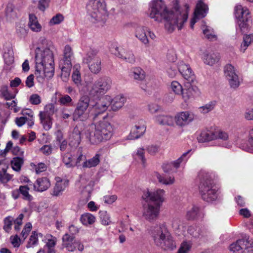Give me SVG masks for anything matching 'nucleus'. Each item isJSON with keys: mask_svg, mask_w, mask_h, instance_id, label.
I'll return each instance as SVG.
<instances>
[{"mask_svg": "<svg viewBox=\"0 0 253 253\" xmlns=\"http://www.w3.org/2000/svg\"><path fill=\"white\" fill-rule=\"evenodd\" d=\"M176 5L169 10L162 0H154L149 4V16L155 21L161 22L162 19L166 21L165 28L169 32H172L175 27L181 30L183 24L187 21L189 6L184 5V10L181 11L177 7V0H175Z\"/></svg>", "mask_w": 253, "mask_h": 253, "instance_id": "obj_1", "label": "nucleus"}, {"mask_svg": "<svg viewBox=\"0 0 253 253\" xmlns=\"http://www.w3.org/2000/svg\"><path fill=\"white\" fill-rule=\"evenodd\" d=\"M165 191L158 189L150 191L146 190L143 192L142 199L148 204L143 205V216L147 220H155L158 216L160 208L164 201Z\"/></svg>", "mask_w": 253, "mask_h": 253, "instance_id": "obj_2", "label": "nucleus"}, {"mask_svg": "<svg viewBox=\"0 0 253 253\" xmlns=\"http://www.w3.org/2000/svg\"><path fill=\"white\" fill-rule=\"evenodd\" d=\"M113 131V126L106 116L103 117L102 120L90 125L85 132V135L91 144H96L110 139Z\"/></svg>", "mask_w": 253, "mask_h": 253, "instance_id": "obj_3", "label": "nucleus"}, {"mask_svg": "<svg viewBox=\"0 0 253 253\" xmlns=\"http://www.w3.org/2000/svg\"><path fill=\"white\" fill-rule=\"evenodd\" d=\"M199 180V191L202 199L208 203H212L217 199V190L214 188L211 176L206 170H201L198 175Z\"/></svg>", "mask_w": 253, "mask_h": 253, "instance_id": "obj_4", "label": "nucleus"}, {"mask_svg": "<svg viewBox=\"0 0 253 253\" xmlns=\"http://www.w3.org/2000/svg\"><path fill=\"white\" fill-rule=\"evenodd\" d=\"M90 97V96L84 95L80 98L73 114L74 121L78 120L83 121L86 120L87 115L85 114V112L88 108L90 109L91 114L93 116V119L94 120L99 115L101 114V113H97L95 110L92 107V105L96 104L97 101L93 102V100H91Z\"/></svg>", "mask_w": 253, "mask_h": 253, "instance_id": "obj_5", "label": "nucleus"}, {"mask_svg": "<svg viewBox=\"0 0 253 253\" xmlns=\"http://www.w3.org/2000/svg\"><path fill=\"white\" fill-rule=\"evenodd\" d=\"M88 13L92 22L102 26L108 16L107 10L104 0H89L86 4Z\"/></svg>", "mask_w": 253, "mask_h": 253, "instance_id": "obj_6", "label": "nucleus"}, {"mask_svg": "<svg viewBox=\"0 0 253 253\" xmlns=\"http://www.w3.org/2000/svg\"><path fill=\"white\" fill-rule=\"evenodd\" d=\"M126 101V98L122 94L117 95L113 99L109 95H106L97 101V103L93 106L97 113H103L108 107L111 105L113 111H117L124 105Z\"/></svg>", "mask_w": 253, "mask_h": 253, "instance_id": "obj_7", "label": "nucleus"}, {"mask_svg": "<svg viewBox=\"0 0 253 253\" xmlns=\"http://www.w3.org/2000/svg\"><path fill=\"white\" fill-rule=\"evenodd\" d=\"M111 81L109 77L99 78L93 83L87 85V90L90 97L99 98L111 87Z\"/></svg>", "mask_w": 253, "mask_h": 253, "instance_id": "obj_8", "label": "nucleus"}, {"mask_svg": "<svg viewBox=\"0 0 253 253\" xmlns=\"http://www.w3.org/2000/svg\"><path fill=\"white\" fill-rule=\"evenodd\" d=\"M235 16L237 19V31L239 30L241 33L246 32L252 21L249 9L246 7L238 4L235 7Z\"/></svg>", "mask_w": 253, "mask_h": 253, "instance_id": "obj_9", "label": "nucleus"}, {"mask_svg": "<svg viewBox=\"0 0 253 253\" xmlns=\"http://www.w3.org/2000/svg\"><path fill=\"white\" fill-rule=\"evenodd\" d=\"M154 235L155 242L164 250H173L176 248L175 242L165 226L157 228Z\"/></svg>", "mask_w": 253, "mask_h": 253, "instance_id": "obj_10", "label": "nucleus"}, {"mask_svg": "<svg viewBox=\"0 0 253 253\" xmlns=\"http://www.w3.org/2000/svg\"><path fill=\"white\" fill-rule=\"evenodd\" d=\"M62 245L68 252H73L77 249L82 252L84 249L83 244L78 240H76L74 235L69 233L65 234L62 238Z\"/></svg>", "mask_w": 253, "mask_h": 253, "instance_id": "obj_11", "label": "nucleus"}, {"mask_svg": "<svg viewBox=\"0 0 253 253\" xmlns=\"http://www.w3.org/2000/svg\"><path fill=\"white\" fill-rule=\"evenodd\" d=\"M35 61L37 63L43 65L45 63H53V53L48 48L41 49L37 47L35 50Z\"/></svg>", "mask_w": 253, "mask_h": 253, "instance_id": "obj_12", "label": "nucleus"}, {"mask_svg": "<svg viewBox=\"0 0 253 253\" xmlns=\"http://www.w3.org/2000/svg\"><path fill=\"white\" fill-rule=\"evenodd\" d=\"M190 151V150H188L184 153L175 161L163 163L162 165L163 171L166 173L176 172L177 169L180 167V164L182 163H185L187 161L188 157L187 156Z\"/></svg>", "mask_w": 253, "mask_h": 253, "instance_id": "obj_13", "label": "nucleus"}, {"mask_svg": "<svg viewBox=\"0 0 253 253\" xmlns=\"http://www.w3.org/2000/svg\"><path fill=\"white\" fill-rule=\"evenodd\" d=\"M253 247V241L248 239H241L231 244L229 250L233 253H249V250Z\"/></svg>", "mask_w": 253, "mask_h": 253, "instance_id": "obj_14", "label": "nucleus"}, {"mask_svg": "<svg viewBox=\"0 0 253 253\" xmlns=\"http://www.w3.org/2000/svg\"><path fill=\"white\" fill-rule=\"evenodd\" d=\"M225 76L231 88H236L240 85L239 78L234 66L227 64L224 67Z\"/></svg>", "mask_w": 253, "mask_h": 253, "instance_id": "obj_15", "label": "nucleus"}, {"mask_svg": "<svg viewBox=\"0 0 253 253\" xmlns=\"http://www.w3.org/2000/svg\"><path fill=\"white\" fill-rule=\"evenodd\" d=\"M208 10V6L202 0H200L198 1L194 13V17L190 21V27L191 29H193L197 19L203 18L206 16Z\"/></svg>", "mask_w": 253, "mask_h": 253, "instance_id": "obj_16", "label": "nucleus"}, {"mask_svg": "<svg viewBox=\"0 0 253 253\" xmlns=\"http://www.w3.org/2000/svg\"><path fill=\"white\" fill-rule=\"evenodd\" d=\"M111 51L116 56L126 62L131 64L135 62V57L131 50L116 47L114 49L113 48Z\"/></svg>", "mask_w": 253, "mask_h": 253, "instance_id": "obj_17", "label": "nucleus"}, {"mask_svg": "<svg viewBox=\"0 0 253 253\" xmlns=\"http://www.w3.org/2000/svg\"><path fill=\"white\" fill-rule=\"evenodd\" d=\"M194 118V114L193 113L189 111H182L176 114L174 121L177 126H183L191 123Z\"/></svg>", "mask_w": 253, "mask_h": 253, "instance_id": "obj_18", "label": "nucleus"}, {"mask_svg": "<svg viewBox=\"0 0 253 253\" xmlns=\"http://www.w3.org/2000/svg\"><path fill=\"white\" fill-rule=\"evenodd\" d=\"M193 82L187 81L185 83L184 88L183 89L181 95L185 102L190 99L194 98L199 93V90L198 88L191 84V83Z\"/></svg>", "mask_w": 253, "mask_h": 253, "instance_id": "obj_19", "label": "nucleus"}, {"mask_svg": "<svg viewBox=\"0 0 253 253\" xmlns=\"http://www.w3.org/2000/svg\"><path fill=\"white\" fill-rule=\"evenodd\" d=\"M177 68L180 73L187 81H194L195 75L189 65L186 64L183 61H180L178 63Z\"/></svg>", "mask_w": 253, "mask_h": 253, "instance_id": "obj_20", "label": "nucleus"}, {"mask_svg": "<svg viewBox=\"0 0 253 253\" xmlns=\"http://www.w3.org/2000/svg\"><path fill=\"white\" fill-rule=\"evenodd\" d=\"M204 215V214L199 207L193 205L187 209L185 217L188 220H199L202 219Z\"/></svg>", "mask_w": 253, "mask_h": 253, "instance_id": "obj_21", "label": "nucleus"}, {"mask_svg": "<svg viewBox=\"0 0 253 253\" xmlns=\"http://www.w3.org/2000/svg\"><path fill=\"white\" fill-rule=\"evenodd\" d=\"M148 27L144 26H138L135 30V36L146 46H148L150 41L148 39L147 32Z\"/></svg>", "mask_w": 253, "mask_h": 253, "instance_id": "obj_22", "label": "nucleus"}, {"mask_svg": "<svg viewBox=\"0 0 253 253\" xmlns=\"http://www.w3.org/2000/svg\"><path fill=\"white\" fill-rule=\"evenodd\" d=\"M50 186L48 178L46 177L38 178L34 184V190L35 191L42 192L46 191Z\"/></svg>", "mask_w": 253, "mask_h": 253, "instance_id": "obj_23", "label": "nucleus"}, {"mask_svg": "<svg viewBox=\"0 0 253 253\" xmlns=\"http://www.w3.org/2000/svg\"><path fill=\"white\" fill-rule=\"evenodd\" d=\"M146 127L144 125H135L131 129L128 136L129 139H135L141 137L145 132Z\"/></svg>", "mask_w": 253, "mask_h": 253, "instance_id": "obj_24", "label": "nucleus"}, {"mask_svg": "<svg viewBox=\"0 0 253 253\" xmlns=\"http://www.w3.org/2000/svg\"><path fill=\"white\" fill-rule=\"evenodd\" d=\"M69 181L66 179H62L57 181L53 189L51 195L54 196H59L62 194L63 192L68 186Z\"/></svg>", "mask_w": 253, "mask_h": 253, "instance_id": "obj_25", "label": "nucleus"}, {"mask_svg": "<svg viewBox=\"0 0 253 253\" xmlns=\"http://www.w3.org/2000/svg\"><path fill=\"white\" fill-rule=\"evenodd\" d=\"M202 58L206 64L212 66L219 61L220 56L218 53L205 52L204 53Z\"/></svg>", "mask_w": 253, "mask_h": 253, "instance_id": "obj_26", "label": "nucleus"}, {"mask_svg": "<svg viewBox=\"0 0 253 253\" xmlns=\"http://www.w3.org/2000/svg\"><path fill=\"white\" fill-rule=\"evenodd\" d=\"M28 26L33 32H39L42 30V26L38 22L37 17L33 14H29Z\"/></svg>", "mask_w": 253, "mask_h": 253, "instance_id": "obj_27", "label": "nucleus"}, {"mask_svg": "<svg viewBox=\"0 0 253 253\" xmlns=\"http://www.w3.org/2000/svg\"><path fill=\"white\" fill-rule=\"evenodd\" d=\"M81 140V132L78 127H76L69 137V144L72 146L77 147L80 143Z\"/></svg>", "mask_w": 253, "mask_h": 253, "instance_id": "obj_28", "label": "nucleus"}, {"mask_svg": "<svg viewBox=\"0 0 253 253\" xmlns=\"http://www.w3.org/2000/svg\"><path fill=\"white\" fill-rule=\"evenodd\" d=\"M101 155L97 153L92 158L82 163V168H91L97 166L100 163Z\"/></svg>", "mask_w": 253, "mask_h": 253, "instance_id": "obj_29", "label": "nucleus"}, {"mask_svg": "<svg viewBox=\"0 0 253 253\" xmlns=\"http://www.w3.org/2000/svg\"><path fill=\"white\" fill-rule=\"evenodd\" d=\"M7 168V166L0 162V181L2 183H6L13 176L6 172Z\"/></svg>", "mask_w": 253, "mask_h": 253, "instance_id": "obj_30", "label": "nucleus"}, {"mask_svg": "<svg viewBox=\"0 0 253 253\" xmlns=\"http://www.w3.org/2000/svg\"><path fill=\"white\" fill-rule=\"evenodd\" d=\"M75 151L73 152H67L62 155L63 162L68 168H74Z\"/></svg>", "mask_w": 253, "mask_h": 253, "instance_id": "obj_31", "label": "nucleus"}, {"mask_svg": "<svg viewBox=\"0 0 253 253\" xmlns=\"http://www.w3.org/2000/svg\"><path fill=\"white\" fill-rule=\"evenodd\" d=\"M75 161H74V167H77L82 169L83 163L86 160V156L82 153V149L79 148L75 151Z\"/></svg>", "mask_w": 253, "mask_h": 253, "instance_id": "obj_32", "label": "nucleus"}, {"mask_svg": "<svg viewBox=\"0 0 253 253\" xmlns=\"http://www.w3.org/2000/svg\"><path fill=\"white\" fill-rule=\"evenodd\" d=\"M157 123L162 125L173 126L174 119L170 116L160 115L156 117Z\"/></svg>", "mask_w": 253, "mask_h": 253, "instance_id": "obj_33", "label": "nucleus"}, {"mask_svg": "<svg viewBox=\"0 0 253 253\" xmlns=\"http://www.w3.org/2000/svg\"><path fill=\"white\" fill-rule=\"evenodd\" d=\"M59 67L61 69V77L63 82H66L68 80L72 68V64L69 63L67 64L59 63Z\"/></svg>", "mask_w": 253, "mask_h": 253, "instance_id": "obj_34", "label": "nucleus"}, {"mask_svg": "<svg viewBox=\"0 0 253 253\" xmlns=\"http://www.w3.org/2000/svg\"><path fill=\"white\" fill-rule=\"evenodd\" d=\"M213 139H216L215 131L209 130L203 131L198 138L200 142L209 141Z\"/></svg>", "mask_w": 253, "mask_h": 253, "instance_id": "obj_35", "label": "nucleus"}, {"mask_svg": "<svg viewBox=\"0 0 253 253\" xmlns=\"http://www.w3.org/2000/svg\"><path fill=\"white\" fill-rule=\"evenodd\" d=\"M88 66L90 71L93 74L98 73L101 69V59H95V61L85 62Z\"/></svg>", "mask_w": 253, "mask_h": 253, "instance_id": "obj_36", "label": "nucleus"}, {"mask_svg": "<svg viewBox=\"0 0 253 253\" xmlns=\"http://www.w3.org/2000/svg\"><path fill=\"white\" fill-rule=\"evenodd\" d=\"M35 75L38 81L43 83L45 78H46L45 72L43 71V65L36 62Z\"/></svg>", "mask_w": 253, "mask_h": 253, "instance_id": "obj_37", "label": "nucleus"}, {"mask_svg": "<svg viewBox=\"0 0 253 253\" xmlns=\"http://www.w3.org/2000/svg\"><path fill=\"white\" fill-rule=\"evenodd\" d=\"M215 135L216 136V139H220L222 140H227L229 139V141L231 143H236V144H240L241 143L240 139L233 140L232 136H229L228 133L225 131L221 130L215 131Z\"/></svg>", "mask_w": 253, "mask_h": 253, "instance_id": "obj_38", "label": "nucleus"}, {"mask_svg": "<svg viewBox=\"0 0 253 253\" xmlns=\"http://www.w3.org/2000/svg\"><path fill=\"white\" fill-rule=\"evenodd\" d=\"M72 55L73 53L71 47L69 45H66L64 50V57L63 59L60 60L59 63L67 64L69 63L70 64H72L71 57H72Z\"/></svg>", "mask_w": 253, "mask_h": 253, "instance_id": "obj_39", "label": "nucleus"}, {"mask_svg": "<svg viewBox=\"0 0 253 253\" xmlns=\"http://www.w3.org/2000/svg\"><path fill=\"white\" fill-rule=\"evenodd\" d=\"M100 59L98 55V50L95 48H90L86 52L84 58V61H95V59Z\"/></svg>", "mask_w": 253, "mask_h": 253, "instance_id": "obj_40", "label": "nucleus"}, {"mask_svg": "<svg viewBox=\"0 0 253 253\" xmlns=\"http://www.w3.org/2000/svg\"><path fill=\"white\" fill-rule=\"evenodd\" d=\"M130 76L135 80L142 81L145 79L144 71L140 68H134L131 70Z\"/></svg>", "mask_w": 253, "mask_h": 253, "instance_id": "obj_41", "label": "nucleus"}, {"mask_svg": "<svg viewBox=\"0 0 253 253\" xmlns=\"http://www.w3.org/2000/svg\"><path fill=\"white\" fill-rule=\"evenodd\" d=\"M80 68L79 65L74 66L73 67L74 71L72 76V81L77 86L80 85L82 82L81 76L79 71Z\"/></svg>", "mask_w": 253, "mask_h": 253, "instance_id": "obj_42", "label": "nucleus"}, {"mask_svg": "<svg viewBox=\"0 0 253 253\" xmlns=\"http://www.w3.org/2000/svg\"><path fill=\"white\" fill-rule=\"evenodd\" d=\"M19 191L22 198L28 202L33 200V197L29 193V188L27 185H21L19 186Z\"/></svg>", "mask_w": 253, "mask_h": 253, "instance_id": "obj_43", "label": "nucleus"}, {"mask_svg": "<svg viewBox=\"0 0 253 253\" xmlns=\"http://www.w3.org/2000/svg\"><path fill=\"white\" fill-rule=\"evenodd\" d=\"M39 117L41 123L44 129L46 130L50 129L52 126L51 117L45 116L42 113L39 114Z\"/></svg>", "mask_w": 253, "mask_h": 253, "instance_id": "obj_44", "label": "nucleus"}, {"mask_svg": "<svg viewBox=\"0 0 253 253\" xmlns=\"http://www.w3.org/2000/svg\"><path fill=\"white\" fill-rule=\"evenodd\" d=\"M155 176L159 182L165 185H171L174 183L175 178L173 176H170L166 178L158 172H155Z\"/></svg>", "mask_w": 253, "mask_h": 253, "instance_id": "obj_45", "label": "nucleus"}, {"mask_svg": "<svg viewBox=\"0 0 253 253\" xmlns=\"http://www.w3.org/2000/svg\"><path fill=\"white\" fill-rule=\"evenodd\" d=\"M0 92L1 95L6 100H9L14 99L15 97V94L11 93L9 90L7 85H3L1 86L0 89Z\"/></svg>", "mask_w": 253, "mask_h": 253, "instance_id": "obj_46", "label": "nucleus"}, {"mask_svg": "<svg viewBox=\"0 0 253 253\" xmlns=\"http://www.w3.org/2000/svg\"><path fill=\"white\" fill-rule=\"evenodd\" d=\"M23 164V159L21 157H17L13 158L11 161V167L16 171H19L20 170Z\"/></svg>", "mask_w": 253, "mask_h": 253, "instance_id": "obj_47", "label": "nucleus"}, {"mask_svg": "<svg viewBox=\"0 0 253 253\" xmlns=\"http://www.w3.org/2000/svg\"><path fill=\"white\" fill-rule=\"evenodd\" d=\"M216 104L215 101H212L199 108V111L202 114H207L212 111Z\"/></svg>", "mask_w": 253, "mask_h": 253, "instance_id": "obj_48", "label": "nucleus"}, {"mask_svg": "<svg viewBox=\"0 0 253 253\" xmlns=\"http://www.w3.org/2000/svg\"><path fill=\"white\" fill-rule=\"evenodd\" d=\"M43 71L45 72L46 78H51L54 73V62L44 64Z\"/></svg>", "mask_w": 253, "mask_h": 253, "instance_id": "obj_49", "label": "nucleus"}, {"mask_svg": "<svg viewBox=\"0 0 253 253\" xmlns=\"http://www.w3.org/2000/svg\"><path fill=\"white\" fill-rule=\"evenodd\" d=\"M39 235L41 237L42 236V234L40 233L38 234L36 231H33L32 232V234L29 239V241L27 245V248H31L33 246L38 244Z\"/></svg>", "mask_w": 253, "mask_h": 253, "instance_id": "obj_50", "label": "nucleus"}, {"mask_svg": "<svg viewBox=\"0 0 253 253\" xmlns=\"http://www.w3.org/2000/svg\"><path fill=\"white\" fill-rule=\"evenodd\" d=\"M242 147L245 151L253 153V128L249 131L248 141L246 146Z\"/></svg>", "mask_w": 253, "mask_h": 253, "instance_id": "obj_51", "label": "nucleus"}, {"mask_svg": "<svg viewBox=\"0 0 253 253\" xmlns=\"http://www.w3.org/2000/svg\"><path fill=\"white\" fill-rule=\"evenodd\" d=\"M253 41V35H249L244 37L243 42L241 45L240 50L244 52Z\"/></svg>", "mask_w": 253, "mask_h": 253, "instance_id": "obj_52", "label": "nucleus"}, {"mask_svg": "<svg viewBox=\"0 0 253 253\" xmlns=\"http://www.w3.org/2000/svg\"><path fill=\"white\" fill-rule=\"evenodd\" d=\"M5 15L9 18H14L17 17L16 12L14 5L8 3L5 8Z\"/></svg>", "mask_w": 253, "mask_h": 253, "instance_id": "obj_53", "label": "nucleus"}, {"mask_svg": "<svg viewBox=\"0 0 253 253\" xmlns=\"http://www.w3.org/2000/svg\"><path fill=\"white\" fill-rule=\"evenodd\" d=\"M203 34L206 37L211 40L216 39V37L214 34L213 29L210 27L206 26L203 27Z\"/></svg>", "mask_w": 253, "mask_h": 253, "instance_id": "obj_54", "label": "nucleus"}, {"mask_svg": "<svg viewBox=\"0 0 253 253\" xmlns=\"http://www.w3.org/2000/svg\"><path fill=\"white\" fill-rule=\"evenodd\" d=\"M55 112V107L53 104L46 105L44 108L43 112H40V113L44 114L45 116L50 117L53 115Z\"/></svg>", "mask_w": 253, "mask_h": 253, "instance_id": "obj_55", "label": "nucleus"}, {"mask_svg": "<svg viewBox=\"0 0 253 253\" xmlns=\"http://www.w3.org/2000/svg\"><path fill=\"white\" fill-rule=\"evenodd\" d=\"M172 90L177 95H181L183 88L181 85L177 81H173L171 84Z\"/></svg>", "mask_w": 253, "mask_h": 253, "instance_id": "obj_56", "label": "nucleus"}, {"mask_svg": "<svg viewBox=\"0 0 253 253\" xmlns=\"http://www.w3.org/2000/svg\"><path fill=\"white\" fill-rule=\"evenodd\" d=\"M4 62L8 65H11L14 62V56L11 51H8L7 52H4L3 55Z\"/></svg>", "mask_w": 253, "mask_h": 253, "instance_id": "obj_57", "label": "nucleus"}, {"mask_svg": "<svg viewBox=\"0 0 253 253\" xmlns=\"http://www.w3.org/2000/svg\"><path fill=\"white\" fill-rule=\"evenodd\" d=\"M191 248V244L186 241L183 242L177 253H187Z\"/></svg>", "mask_w": 253, "mask_h": 253, "instance_id": "obj_58", "label": "nucleus"}, {"mask_svg": "<svg viewBox=\"0 0 253 253\" xmlns=\"http://www.w3.org/2000/svg\"><path fill=\"white\" fill-rule=\"evenodd\" d=\"M16 33L20 38H24L27 35L28 31L24 25L20 24L16 26Z\"/></svg>", "mask_w": 253, "mask_h": 253, "instance_id": "obj_59", "label": "nucleus"}, {"mask_svg": "<svg viewBox=\"0 0 253 253\" xmlns=\"http://www.w3.org/2000/svg\"><path fill=\"white\" fill-rule=\"evenodd\" d=\"M58 102L61 105L69 106L72 102V99L69 95L66 94L62 96L59 98Z\"/></svg>", "mask_w": 253, "mask_h": 253, "instance_id": "obj_60", "label": "nucleus"}, {"mask_svg": "<svg viewBox=\"0 0 253 253\" xmlns=\"http://www.w3.org/2000/svg\"><path fill=\"white\" fill-rule=\"evenodd\" d=\"M63 20V16L61 14L58 13L51 19L49 21V24L50 25L59 24L62 22Z\"/></svg>", "mask_w": 253, "mask_h": 253, "instance_id": "obj_61", "label": "nucleus"}, {"mask_svg": "<svg viewBox=\"0 0 253 253\" xmlns=\"http://www.w3.org/2000/svg\"><path fill=\"white\" fill-rule=\"evenodd\" d=\"M57 243V238L52 235H50L46 243V247L47 249H54Z\"/></svg>", "mask_w": 253, "mask_h": 253, "instance_id": "obj_62", "label": "nucleus"}, {"mask_svg": "<svg viewBox=\"0 0 253 253\" xmlns=\"http://www.w3.org/2000/svg\"><path fill=\"white\" fill-rule=\"evenodd\" d=\"M95 217L90 213L83 214L80 218L81 221H94Z\"/></svg>", "mask_w": 253, "mask_h": 253, "instance_id": "obj_63", "label": "nucleus"}, {"mask_svg": "<svg viewBox=\"0 0 253 253\" xmlns=\"http://www.w3.org/2000/svg\"><path fill=\"white\" fill-rule=\"evenodd\" d=\"M29 101L32 104L38 105L41 103V98L38 94H33L30 97Z\"/></svg>", "mask_w": 253, "mask_h": 253, "instance_id": "obj_64", "label": "nucleus"}]
</instances>
